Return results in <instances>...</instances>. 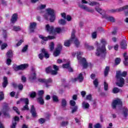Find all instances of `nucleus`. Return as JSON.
<instances>
[{
  "label": "nucleus",
  "mask_w": 128,
  "mask_h": 128,
  "mask_svg": "<svg viewBox=\"0 0 128 128\" xmlns=\"http://www.w3.org/2000/svg\"><path fill=\"white\" fill-rule=\"evenodd\" d=\"M82 108L85 110H88L90 108V104L86 102H83L82 103Z\"/></svg>",
  "instance_id": "obj_27"
},
{
  "label": "nucleus",
  "mask_w": 128,
  "mask_h": 128,
  "mask_svg": "<svg viewBox=\"0 0 128 128\" xmlns=\"http://www.w3.org/2000/svg\"><path fill=\"white\" fill-rule=\"evenodd\" d=\"M12 50H10L7 52L6 56L8 58H12Z\"/></svg>",
  "instance_id": "obj_31"
},
{
  "label": "nucleus",
  "mask_w": 128,
  "mask_h": 128,
  "mask_svg": "<svg viewBox=\"0 0 128 128\" xmlns=\"http://www.w3.org/2000/svg\"><path fill=\"white\" fill-rule=\"evenodd\" d=\"M42 52L46 58H50V54H48V52H46V49H42Z\"/></svg>",
  "instance_id": "obj_29"
},
{
  "label": "nucleus",
  "mask_w": 128,
  "mask_h": 128,
  "mask_svg": "<svg viewBox=\"0 0 128 128\" xmlns=\"http://www.w3.org/2000/svg\"><path fill=\"white\" fill-rule=\"evenodd\" d=\"M20 120V118L18 116H16L12 120V124L11 126V128H16V122H18Z\"/></svg>",
  "instance_id": "obj_16"
},
{
  "label": "nucleus",
  "mask_w": 128,
  "mask_h": 128,
  "mask_svg": "<svg viewBox=\"0 0 128 128\" xmlns=\"http://www.w3.org/2000/svg\"><path fill=\"white\" fill-rule=\"evenodd\" d=\"M44 92L42 90L38 92V94L40 98H44Z\"/></svg>",
  "instance_id": "obj_42"
},
{
  "label": "nucleus",
  "mask_w": 128,
  "mask_h": 128,
  "mask_svg": "<svg viewBox=\"0 0 128 128\" xmlns=\"http://www.w3.org/2000/svg\"><path fill=\"white\" fill-rule=\"evenodd\" d=\"M13 110L18 114H20V111H18V108L14 106L13 107Z\"/></svg>",
  "instance_id": "obj_56"
},
{
  "label": "nucleus",
  "mask_w": 128,
  "mask_h": 128,
  "mask_svg": "<svg viewBox=\"0 0 128 128\" xmlns=\"http://www.w3.org/2000/svg\"><path fill=\"white\" fill-rule=\"evenodd\" d=\"M22 42H24V40H20L18 42V44H16V46H20L22 44Z\"/></svg>",
  "instance_id": "obj_61"
},
{
  "label": "nucleus",
  "mask_w": 128,
  "mask_h": 128,
  "mask_svg": "<svg viewBox=\"0 0 128 128\" xmlns=\"http://www.w3.org/2000/svg\"><path fill=\"white\" fill-rule=\"evenodd\" d=\"M120 58H116L115 60V64L118 66V64H119L120 63Z\"/></svg>",
  "instance_id": "obj_53"
},
{
  "label": "nucleus",
  "mask_w": 128,
  "mask_h": 128,
  "mask_svg": "<svg viewBox=\"0 0 128 128\" xmlns=\"http://www.w3.org/2000/svg\"><path fill=\"white\" fill-rule=\"evenodd\" d=\"M70 104L72 106H76V102H74V100H70Z\"/></svg>",
  "instance_id": "obj_55"
},
{
  "label": "nucleus",
  "mask_w": 128,
  "mask_h": 128,
  "mask_svg": "<svg viewBox=\"0 0 128 128\" xmlns=\"http://www.w3.org/2000/svg\"><path fill=\"white\" fill-rule=\"evenodd\" d=\"M85 46H86V48H88V50H92L94 48V46H90V45H88V44H85Z\"/></svg>",
  "instance_id": "obj_46"
},
{
  "label": "nucleus",
  "mask_w": 128,
  "mask_h": 128,
  "mask_svg": "<svg viewBox=\"0 0 128 128\" xmlns=\"http://www.w3.org/2000/svg\"><path fill=\"white\" fill-rule=\"evenodd\" d=\"M62 108H66V100L65 99H62Z\"/></svg>",
  "instance_id": "obj_39"
},
{
  "label": "nucleus",
  "mask_w": 128,
  "mask_h": 128,
  "mask_svg": "<svg viewBox=\"0 0 128 128\" xmlns=\"http://www.w3.org/2000/svg\"><path fill=\"white\" fill-rule=\"evenodd\" d=\"M32 72L31 74V75L30 77V80H34L36 78V71H34V69L32 68Z\"/></svg>",
  "instance_id": "obj_22"
},
{
  "label": "nucleus",
  "mask_w": 128,
  "mask_h": 128,
  "mask_svg": "<svg viewBox=\"0 0 128 128\" xmlns=\"http://www.w3.org/2000/svg\"><path fill=\"white\" fill-rule=\"evenodd\" d=\"M46 28L47 30V32H49V34H52V32H54V26H50V24H47L46 25Z\"/></svg>",
  "instance_id": "obj_23"
},
{
  "label": "nucleus",
  "mask_w": 128,
  "mask_h": 128,
  "mask_svg": "<svg viewBox=\"0 0 128 128\" xmlns=\"http://www.w3.org/2000/svg\"><path fill=\"white\" fill-rule=\"evenodd\" d=\"M8 78L4 76L2 83L3 88H6V86H8Z\"/></svg>",
  "instance_id": "obj_25"
},
{
  "label": "nucleus",
  "mask_w": 128,
  "mask_h": 128,
  "mask_svg": "<svg viewBox=\"0 0 128 128\" xmlns=\"http://www.w3.org/2000/svg\"><path fill=\"white\" fill-rule=\"evenodd\" d=\"M21 102H24L26 105L22 108V110H30V108H28V104L29 102H28V98H20Z\"/></svg>",
  "instance_id": "obj_10"
},
{
  "label": "nucleus",
  "mask_w": 128,
  "mask_h": 128,
  "mask_svg": "<svg viewBox=\"0 0 128 128\" xmlns=\"http://www.w3.org/2000/svg\"><path fill=\"white\" fill-rule=\"evenodd\" d=\"M52 70H53L50 66L46 68V72H47V74H50H50H52Z\"/></svg>",
  "instance_id": "obj_37"
},
{
  "label": "nucleus",
  "mask_w": 128,
  "mask_h": 128,
  "mask_svg": "<svg viewBox=\"0 0 128 128\" xmlns=\"http://www.w3.org/2000/svg\"><path fill=\"white\" fill-rule=\"evenodd\" d=\"M36 93L34 92H32L30 94V98H36Z\"/></svg>",
  "instance_id": "obj_47"
},
{
  "label": "nucleus",
  "mask_w": 128,
  "mask_h": 128,
  "mask_svg": "<svg viewBox=\"0 0 128 128\" xmlns=\"http://www.w3.org/2000/svg\"><path fill=\"white\" fill-rule=\"evenodd\" d=\"M86 100H92V95L91 94L88 95L86 96Z\"/></svg>",
  "instance_id": "obj_64"
},
{
  "label": "nucleus",
  "mask_w": 128,
  "mask_h": 128,
  "mask_svg": "<svg viewBox=\"0 0 128 128\" xmlns=\"http://www.w3.org/2000/svg\"><path fill=\"white\" fill-rule=\"evenodd\" d=\"M128 76V72L124 71L122 72L120 71H118L116 73V78L118 82H116V86L120 88H122L124 84V79L123 78H126Z\"/></svg>",
  "instance_id": "obj_1"
},
{
  "label": "nucleus",
  "mask_w": 128,
  "mask_h": 128,
  "mask_svg": "<svg viewBox=\"0 0 128 128\" xmlns=\"http://www.w3.org/2000/svg\"><path fill=\"white\" fill-rule=\"evenodd\" d=\"M8 46V44L4 43L1 46L2 50H4Z\"/></svg>",
  "instance_id": "obj_60"
},
{
  "label": "nucleus",
  "mask_w": 128,
  "mask_h": 128,
  "mask_svg": "<svg viewBox=\"0 0 128 128\" xmlns=\"http://www.w3.org/2000/svg\"><path fill=\"white\" fill-rule=\"evenodd\" d=\"M12 30H14V32H20V26H14Z\"/></svg>",
  "instance_id": "obj_35"
},
{
  "label": "nucleus",
  "mask_w": 128,
  "mask_h": 128,
  "mask_svg": "<svg viewBox=\"0 0 128 128\" xmlns=\"http://www.w3.org/2000/svg\"><path fill=\"white\" fill-rule=\"evenodd\" d=\"M112 92L113 94H118V92H120V88H114L112 90Z\"/></svg>",
  "instance_id": "obj_43"
},
{
  "label": "nucleus",
  "mask_w": 128,
  "mask_h": 128,
  "mask_svg": "<svg viewBox=\"0 0 128 128\" xmlns=\"http://www.w3.org/2000/svg\"><path fill=\"white\" fill-rule=\"evenodd\" d=\"M62 44H58L57 48L54 53V56H58L60 54V52H62Z\"/></svg>",
  "instance_id": "obj_11"
},
{
  "label": "nucleus",
  "mask_w": 128,
  "mask_h": 128,
  "mask_svg": "<svg viewBox=\"0 0 128 128\" xmlns=\"http://www.w3.org/2000/svg\"><path fill=\"white\" fill-rule=\"evenodd\" d=\"M103 18H104L108 20V22H116V19L114 18V17L112 16L105 14Z\"/></svg>",
  "instance_id": "obj_14"
},
{
  "label": "nucleus",
  "mask_w": 128,
  "mask_h": 128,
  "mask_svg": "<svg viewBox=\"0 0 128 128\" xmlns=\"http://www.w3.org/2000/svg\"><path fill=\"white\" fill-rule=\"evenodd\" d=\"M58 23L59 24H62V26H64V24H66V20H64V19H60V20H58Z\"/></svg>",
  "instance_id": "obj_33"
},
{
  "label": "nucleus",
  "mask_w": 128,
  "mask_h": 128,
  "mask_svg": "<svg viewBox=\"0 0 128 128\" xmlns=\"http://www.w3.org/2000/svg\"><path fill=\"white\" fill-rule=\"evenodd\" d=\"M52 82V78H50L48 79H45L44 84H46V88H48L50 86H48V84H50Z\"/></svg>",
  "instance_id": "obj_26"
},
{
  "label": "nucleus",
  "mask_w": 128,
  "mask_h": 128,
  "mask_svg": "<svg viewBox=\"0 0 128 128\" xmlns=\"http://www.w3.org/2000/svg\"><path fill=\"white\" fill-rule=\"evenodd\" d=\"M66 20H68V22H70L72 20V16L70 15H68L66 16Z\"/></svg>",
  "instance_id": "obj_62"
},
{
  "label": "nucleus",
  "mask_w": 128,
  "mask_h": 128,
  "mask_svg": "<svg viewBox=\"0 0 128 128\" xmlns=\"http://www.w3.org/2000/svg\"><path fill=\"white\" fill-rule=\"evenodd\" d=\"M52 100L53 102H58V96L54 95L52 96Z\"/></svg>",
  "instance_id": "obj_41"
},
{
  "label": "nucleus",
  "mask_w": 128,
  "mask_h": 128,
  "mask_svg": "<svg viewBox=\"0 0 128 128\" xmlns=\"http://www.w3.org/2000/svg\"><path fill=\"white\" fill-rule=\"evenodd\" d=\"M100 42L102 44V46L101 48H97L96 52V56H102L103 54H106V42L104 39H102L100 40Z\"/></svg>",
  "instance_id": "obj_4"
},
{
  "label": "nucleus",
  "mask_w": 128,
  "mask_h": 128,
  "mask_svg": "<svg viewBox=\"0 0 128 128\" xmlns=\"http://www.w3.org/2000/svg\"><path fill=\"white\" fill-rule=\"evenodd\" d=\"M38 122L40 124H44V122H46V120H44V118H41L38 120Z\"/></svg>",
  "instance_id": "obj_51"
},
{
  "label": "nucleus",
  "mask_w": 128,
  "mask_h": 128,
  "mask_svg": "<svg viewBox=\"0 0 128 128\" xmlns=\"http://www.w3.org/2000/svg\"><path fill=\"white\" fill-rule=\"evenodd\" d=\"M89 6H100V3L96 2H90L88 3Z\"/></svg>",
  "instance_id": "obj_32"
},
{
  "label": "nucleus",
  "mask_w": 128,
  "mask_h": 128,
  "mask_svg": "<svg viewBox=\"0 0 128 128\" xmlns=\"http://www.w3.org/2000/svg\"><path fill=\"white\" fill-rule=\"evenodd\" d=\"M47 13L44 16L46 20H50V22H54L56 20V12L54 9L48 8L46 9Z\"/></svg>",
  "instance_id": "obj_2"
},
{
  "label": "nucleus",
  "mask_w": 128,
  "mask_h": 128,
  "mask_svg": "<svg viewBox=\"0 0 128 128\" xmlns=\"http://www.w3.org/2000/svg\"><path fill=\"white\" fill-rule=\"evenodd\" d=\"M92 38H96V32H94L92 33Z\"/></svg>",
  "instance_id": "obj_63"
},
{
  "label": "nucleus",
  "mask_w": 128,
  "mask_h": 128,
  "mask_svg": "<svg viewBox=\"0 0 128 128\" xmlns=\"http://www.w3.org/2000/svg\"><path fill=\"white\" fill-rule=\"evenodd\" d=\"M93 84L95 86V88H96L98 86V78L95 79L93 81Z\"/></svg>",
  "instance_id": "obj_36"
},
{
  "label": "nucleus",
  "mask_w": 128,
  "mask_h": 128,
  "mask_svg": "<svg viewBox=\"0 0 128 128\" xmlns=\"http://www.w3.org/2000/svg\"><path fill=\"white\" fill-rule=\"evenodd\" d=\"M128 9V6L126 5L123 7H121L118 9H112L110 12H122V10H126Z\"/></svg>",
  "instance_id": "obj_12"
},
{
  "label": "nucleus",
  "mask_w": 128,
  "mask_h": 128,
  "mask_svg": "<svg viewBox=\"0 0 128 128\" xmlns=\"http://www.w3.org/2000/svg\"><path fill=\"white\" fill-rule=\"evenodd\" d=\"M108 72H110V67L106 66L105 68V70H104V76H108Z\"/></svg>",
  "instance_id": "obj_40"
},
{
  "label": "nucleus",
  "mask_w": 128,
  "mask_h": 128,
  "mask_svg": "<svg viewBox=\"0 0 128 128\" xmlns=\"http://www.w3.org/2000/svg\"><path fill=\"white\" fill-rule=\"evenodd\" d=\"M128 108H124V109H123V114H124V116L125 117V118H126L128 116Z\"/></svg>",
  "instance_id": "obj_34"
},
{
  "label": "nucleus",
  "mask_w": 128,
  "mask_h": 128,
  "mask_svg": "<svg viewBox=\"0 0 128 128\" xmlns=\"http://www.w3.org/2000/svg\"><path fill=\"white\" fill-rule=\"evenodd\" d=\"M30 112L33 118H36V108L34 106L32 105L30 108Z\"/></svg>",
  "instance_id": "obj_17"
},
{
  "label": "nucleus",
  "mask_w": 128,
  "mask_h": 128,
  "mask_svg": "<svg viewBox=\"0 0 128 128\" xmlns=\"http://www.w3.org/2000/svg\"><path fill=\"white\" fill-rule=\"evenodd\" d=\"M28 68V64H22L20 66H17V65L13 66V68L16 72H18V70H26V68Z\"/></svg>",
  "instance_id": "obj_8"
},
{
  "label": "nucleus",
  "mask_w": 128,
  "mask_h": 128,
  "mask_svg": "<svg viewBox=\"0 0 128 128\" xmlns=\"http://www.w3.org/2000/svg\"><path fill=\"white\" fill-rule=\"evenodd\" d=\"M68 122H62L60 124V126H68Z\"/></svg>",
  "instance_id": "obj_52"
},
{
  "label": "nucleus",
  "mask_w": 128,
  "mask_h": 128,
  "mask_svg": "<svg viewBox=\"0 0 128 128\" xmlns=\"http://www.w3.org/2000/svg\"><path fill=\"white\" fill-rule=\"evenodd\" d=\"M78 106H74V107L72 108V114H74V112H78Z\"/></svg>",
  "instance_id": "obj_45"
},
{
  "label": "nucleus",
  "mask_w": 128,
  "mask_h": 128,
  "mask_svg": "<svg viewBox=\"0 0 128 128\" xmlns=\"http://www.w3.org/2000/svg\"><path fill=\"white\" fill-rule=\"evenodd\" d=\"M4 98V92H0V100H2Z\"/></svg>",
  "instance_id": "obj_48"
},
{
  "label": "nucleus",
  "mask_w": 128,
  "mask_h": 128,
  "mask_svg": "<svg viewBox=\"0 0 128 128\" xmlns=\"http://www.w3.org/2000/svg\"><path fill=\"white\" fill-rule=\"evenodd\" d=\"M9 110H10V107H8V104L4 102L3 104V109L2 112L3 114H4L5 116H6V118H10V114L8 113Z\"/></svg>",
  "instance_id": "obj_7"
},
{
  "label": "nucleus",
  "mask_w": 128,
  "mask_h": 128,
  "mask_svg": "<svg viewBox=\"0 0 128 128\" xmlns=\"http://www.w3.org/2000/svg\"><path fill=\"white\" fill-rule=\"evenodd\" d=\"M44 8H46L45 4H42L37 8V10H44Z\"/></svg>",
  "instance_id": "obj_38"
},
{
  "label": "nucleus",
  "mask_w": 128,
  "mask_h": 128,
  "mask_svg": "<svg viewBox=\"0 0 128 128\" xmlns=\"http://www.w3.org/2000/svg\"><path fill=\"white\" fill-rule=\"evenodd\" d=\"M75 32L76 31H74V30H73L72 32L70 40H66L64 42V46H70V43L72 42H74L77 48L78 46H80V42L78 41V38H75Z\"/></svg>",
  "instance_id": "obj_3"
},
{
  "label": "nucleus",
  "mask_w": 128,
  "mask_h": 128,
  "mask_svg": "<svg viewBox=\"0 0 128 128\" xmlns=\"http://www.w3.org/2000/svg\"><path fill=\"white\" fill-rule=\"evenodd\" d=\"M78 6L80 8H82V10H86V12H94V10L86 6L80 4L78 5Z\"/></svg>",
  "instance_id": "obj_13"
},
{
  "label": "nucleus",
  "mask_w": 128,
  "mask_h": 128,
  "mask_svg": "<svg viewBox=\"0 0 128 128\" xmlns=\"http://www.w3.org/2000/svg\"><path fill=\"white\" fill-rule=\"evenodd\" d=\"M44 56V53H40V54H38V58H40V60H42Z\"/></svg>",
  "instance_id": "obj_58"
},
{
  "label": "nucleus",
  "mask_w": 128,
  "mask_h": 128,
  "mask_svg": "<svg viewBox=\"0 0 128 128\" xmlns=\"http://www.w3.org/2000/svg\"><path fill=\"white\" fill-rule=\"evenodd\" d=\"M123 56L125 60L124 61V66H128V53L124 52L123 54Z\"/></svg>",
  "instance_id": "obj_24"
},
{
  "label": "nucleus",
  "mask_w": 128,
  "mask_h": 128,
  "mask_svg": "<svg viewBox=\"0 0 128 128\" xmlns=\"http://www.w3.org/2000/svg\"><path fill=\"white\" fill-rule=\"evenodd\" d=\"M38 102L40 104H44V100L43 97H39L38 98Z\"/></svg>",
  "instance_id": "obj_30"
},
{
  "label": "nucleus",
  "mask_w": 128,
  "mask_h": 128,
  "mask_svg": "<svg viewBox=\"0 0 128 128\" xmlns=\"http://www.w3.org/2000/svg\"><path fill=\"white\" fill-rule=\"evenodd\" d=\"M94 128H102V125L100 123H98L94 126Z\"/></svg>",
  "instance_id": "obj_59"
},
{
  "label": "nucleus",
  "mask_w": 128,
  "mask_h": 128,
  "mask_svg": "<svg viewBox=\"0 0 128 128\" xmlns=\"http://www.w3.org/2000/svg\"><path fill=\"white\" fill-rule=\"evenodd\" d=\"M28 46L26 45L22 49V52H26V50H28Z\"/></svg>",
  "instance_id": "obj_54"
},
{
  "label": "nucleus",
  "mask_w": 128,
  "mask_h": 128,
  "mask_svg": "<svg viewBox=\"0 0 128 128\" xmlns=\"http://www.w3.org/2000/svg\"><path fill=\"white\" fill-rule=\"evenodd\" d=\"M18 20V14H14L12 16L11 22L12 24H16V22Z\"/></svg>",
  "instance_id": "obj_21"
},
{
  "label": "nucleus",
  "mask_w": 128,
  "mask_h": 128,
  "mask_svg": "<svg viewBox=\"0 0 128 128\" xmlns=\"http://www.w3.org/2000/svg\"><path fill=\"white\" fill-rule=\"evenodd\" d=\"M76 80H78L79 82H82L84 80V76H82V74L80 73L77 78H75L74 79H72V81L73 82H76Z\"/></svg>",
  "instance_id": "obj_15"
},
{
  "label": "nucleus",
  "mask_w": 128,
  "mask_h": 128,
  "mask_svg": "<svg viewBox=\"0 0 128 128\" xmlns=\"http://www.w3.org/2000/svg\"><path fill=\"white\" fill-rule=\"evenodd\" d=\"M120 106H122V102L120 98H116L114 100L112 103V108L114 110H116V108H120Z\"/></svg>",
  "instance_id": "obj_6"
},
{
  "label": "nucleus",
  "mask_w": 128,
  "mask_h": 128,
  "mask_svg": "<svg viewBox=\"0 0 128 128\" xmlns=\"http://www.w3.org/2000/svg\"><path fill=\"white\" fill-rule=\"evenodd\" d=\"M36 22L30 23V32H34V29L36 28Z\"/></svg>",
  "instance_id": "obj_18"
},
{
  "label": "nucleus",
  "mask_w": 128,
  "mask_h": 128,
  "mask_svg": "<svg viewBox=\"0 0 128 128\" xmlns=\"http://www.w3.org/2000/svg\"><path fill=\"white\" fill-rule=\"evenodd\" d=\"M39 38H41L42 40H44L41 42L42 44H46V42H46L48 40H54V38H56V37L54 36H48V37H45L42 35H40Z\"/></svg>",
  "instance_id": "obj_9"
},
{
  "label": "nucleus",
  "mask_w": 128,
  "mask_h": 128,
  "mask_svg": "<svg viewBox=\"0 0 128 128\" xmlns=\"http://www.w3.org/2000/svg\"><path fill=\"white\" fill-rule=\"evenodd\" d=\"M96 12H99L100 14H102V18H104V16L106 14L104 11V10H102L100 8H96Z\"/></svg>",
  "instance_id": "obj_28"
},
{
  "label": "nucleus",
  "mask_w": 128,
  "mask_h": 128,
  "mask_svg": "<svg viewBox=\"0 0 128 128\" xmlns=\"http://www.w3.org/2000/svg\"><path fill=\"white\" fill-rule=\"evenodd\" d=\"M120 46L122 50H126V46H128V44H126V41L125 40H122V42L120 44Z\"/></svg>",
  "instance_id": "obj_19"
},
{
  "label": "nucleus",
  "mask_w": 128,
  "mask_h": 128,
  "mask_svg": "<svg viewBox=\"0 0 128 128\" xmlns=\"http://www.w3.org/2000/svg\"><path fill=\"white\" fill-rule=\"evenodd\" d=\"M62 66L64 68H68L70 66V63L66 64H63Z\"/></svg>",
  "instance_id": "obj_50"
},
{
  "label": "nucleus",
  "mask_w": 128,
  "mask_h": 128,
  "mask_svg": "<svg viewBox=\"0 0 128 128\" xmlns=\"http://www.w3.org/2000/svg\"><path fill=\"white\" fill-rule=\"evenodd\" d=\"M18 88L20 90H22L24 88V85L22 84H20L18 86Z\"/></svg>",
  "instance_id": "obj_57"
},
{
  "label": "nucleus",
  "mask_w": 128,
  "mask_h": 128,
  "mask_svg": "<svg viewBox=\"0 0 128 128\" xmlns=\"http://www.w3.org/2000/svg\"><path fill=\"white\" fill-rule=\"evenodd\" d=\"M50 48L51 52L54 50V42H51V44L50 45Z\"/></svg>",
  "instance_id": "obj_44"
},
{
  "label": "nucleus",
  "mask_w": 128,
  "mask_h": 128,
  "mask_svg": "<svg viewBox=\"0 0 128 128\" xmlns=\"http://www.w3.org/2000/svg\"><path fill=\"white\" fill-rule=\"evenodd\" d=\"M82 54V52H77L76 56L79 62L82 64V66L84 68H88V62H86V58H82L81 55Z\"/></svg>",
  "instance_id": "obj_5"
},
{
  "label": "nucleus",
  "mask_w": 128,
  "mask_h": 128,
  "mask_svg": "<svg viewBox=\"0 0 128 128\" xmlns=\"http://www.w3.org/2000/svg\"><path fill=\"white\" fill-rule=\"evenodd\" d=\"M53 68L54 70L52 71V76H56V74H58V66L56 65H53Z\"/></svg>",
  "instance_id": "obj_20"
},
{
  "label": "nucleus",
  "mask_w": 128,
  "mask_h": 128,
  "mask_svg": "<svg viewBox=\"0 0 128 128\" xmlns=\"http://www.w3.org/2000/svg\"><path fill=\"white\" fill-rule=\"evenodd\" d=\"M108 83H106V82H104V90L106 91L108 90Z\"/></svg>",
  "instance_id": "obj_49"
}]
</instances>
